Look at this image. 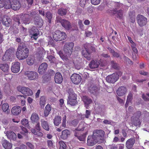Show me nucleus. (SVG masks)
Returning a JSON list of instances; mask_svg holds the SVG:
<instances>
[{
    "label": "nucleus",
    "mask_w": 149,
    "mask_h": 149,
    "mask_svg": "<svg viewBox=\"0 0 149 149\" xmlns=\"http://www.w3.org/2000/svg\"><path fill=\"white\" fill-rule=\"evenodd\" d=\"M47 58L49 60L50 63H54L56 60V58L52 55L47 56Z\"/></svg>",
    "instance_id": "49"
},
{
    "label": "nucleus",
    "mask_w": 149,
    "mask_h": 149,
    "mask_svg": "<svg viewBox=\"0 0 149 149\" xmlns=\"http://www.w3.org/2000/svg\"><path fill=\"white\" fill-rule=\"evenodd\" d=\"M137 23L141 27H142L146 25L147 22V19L143 16L139 15L136 17Z\"/></svg>",
    "instance_id": "10"
},
{
    "label": "nucleus",
    "mask_w": 149,
    "mask_h": 149,
    "mask_svg": "<svg viewBox=\"0 0 149 149\" xmlns=\"http://www.w3.org/2000/svg\"><path fill=\"white\" fill-rule=\"evenodd\" d=\"M15 50V49L14 48L10 47L6 50V52H8V53L7 54V55L8 56H10V57L12 59V58L13 57Z\"/></svg>",
    "instance_id": "35"
},
{
    "label": "nucleus",
    "mask_w": 149,
    "mask_h": 149,
    "mask_svg": "<svg viewBox=\"0 0 149 149\" xmlns=\"http://www.w3.org/2000/svg\"><path fill=\"white\" fill-rule=\"evenodd\" d=\"M35 25L38 28H41L43 25V21L42 18L38 16H35L34 18Z\"/></svg>",
    "instance_id": "18"
},
{
    "label": "nucleus",
    "mask_w": 149,
    "mask_h": 149,
    "mask_svg": "<svg viewBox=\"0 0 149 149\" xmlns=\"http://www.w3.org/2000/svg\"><path fill=\"white\" fill-rule=\"evenodd\" d=\"M24 75L30 80H35L38 77V74L37 72L34 71H27L24 73Z\"/></svg>",
    "instance_id": "9"
},
{
    "label": "nucleus",
    "mask_w": 149,
    "mask_h": 149,
    "mask_svg": "<svg viewBox=\"0 0 149 149\" xmlns=\"http://www.w3.org/2000/svg\"><path fill=\"white\" fill-rule=\"evenodd\" d=\"M35 59L33 57H30L27 60V63L29 65H33L34 63Z\"/></svg>",
    "instance_id": "46"
},
{
    "label": "nucleus",
    "mask_w": 149,
    "mask_h": 149,
    "mask_svg": "<svg viewBox=\"0 0 149 149\" xmlns=\"http://www.w3.org/2000/svg\"><path fill=\"white\" fill-rule=\"evenodd\" d=\"M45 97L44 96H42L40 99L39 104L40 107L43 108L44 107L46 102Z\"/></svg>",
    "instance_id": "36"
},
{
    "label": "nucleus",
    "mask_w": 149,
    "mask_h": 149,
    "mask_svg": "<svg viewBox=\"0 0 149 149\" xmlns=\"http://www.w3.org/2000/svg\"><path fill=\"white\" fill-rule=\"evenodd\" d=\"M79 122V120L78 119H75L71 120L70 123V126L76 127Z\"/></svg>",
    "instance_id": "42"
},
{
    "label": "nucleus",
    "mask_w": 149,
    "mask_h": 149,
    "mask_svg": "<svg viewBox=\"0 0 149 149\" xmlns=\"http://www.w3.org/2000/svg\"><path fill=\"white\" fill-rule=\"evenodd\" d=\"M68 104L72 106H74L77 104L76 100V95L75 94L72 95V96L68 97Z\"/></svg>",
    "instance_id": "15"
},
{
    "label": "nucleus",
    "mask_w": 149,
    "mask_h": 149,
    "mask_svg": "<svg viewBox=\"0 0 149 149\" xmlns=\"http://www.w3.org/2000/svg\"><path fill=\"white\" fill-rule=\"evenodd\" d=\"M45 54V51L42 50L38 49L36 54V56L39 60L42 59Z\"/></svg>",
    "instance_id": "26"
},
{
    "label": "nucleus",
    "mask_w": 149,
    "mask_h": 149,
    "mask_svg": "<svg viewBox=\"0 0 149 149\" xmlns=\"http://www.w3.org/2000/svg\"><path fill=\"white\" fill-rule=\"evenodd\" d=\"M21 107L19 106H14L11 109L12 114L14 115H17L21 112Z\"/></svg>",
    "instance_id": "21"
},
{
    "label": "nucleus",
    "mask_w": 149,
    "mask_h": 149,
    "mask_svg": "<svg viewBox=\"0 0 149 149\" xmlns=\"http://www.w3.org/2000/svg\"><path fill=\"white\" fill-rule=\"evenodd\" d=\"M91 3L95 5H97L100 4V0H91Z\"/></svg>",
    "instance_id": "58"
},
{
    "label": "nucleus",
    "mask_w": 149,
    "mask_h": 149,
    "mask_svg": "<svg viewBox=\"0 0 149 149\" xmlns=\"http://www.w3.org/2000/svg\"><path fill=\"white\" fill-rule=\"evenodd\" d=\"M91 112L90 110H86V114L84 115H83V116H85V117L86 118H88L91 115Z\"/></svg>",
    "instance_id": "64"
},
{
    "label": "nucleus",
    "mask_w": 149,
    "mask_h": 149,
    "mask_svg": "<svg viewBox=\"0 0 149 149\" xmlns=\"http://www.w3.org/2000/svg\"><path fill=\"white\" fill-rule=\"evenodd\" d=\"M119 78L118 74L116 73H113L111 75H108L106 78V80L108 82L114 83L117 81Z\"/></svg>",
    "instance_id": "11"
},
{
    "label": "nucleus",
    "mask_w": 149,
    "mask_h": 149,
    "mask_svg": "<svg viewBox=\"0 0 149 149\" xmlns=\"http://www.w3.org/2000/svg\"><path fill=\"white\" fill-rule=\"evenodd\" d=\"M52 110V107L51 105L48 104L46 106L45 109L44 111V115L45 117L48 116Z\"/></svg>",
    "instance_id": "30"
},
{
    "label": "nucleus",
    "mask_w": 149,
    "mask_h": 149,
    "mask_svg": "<svg viewBox=\"0 0 149 149\" xmlns=\"http://www.w3.org/2000/svg\"><path fill=\"white\" fill-rule=\"evenodd\" d=\"M47 64L46 63L41 64L39 66L38 72L40 74H42L44 73L47 68Z\"/></svg>",
    "instance_id": "20"
},
{
    "label": "nucleus",
    "mask_w": 149,
    "mask_h": 149,
    "mask_svg": "<svg viewBox=\"0 0 149 149\" xmlns=\"http://www.w3.org/2000/svg\"><path fill=\"white\" fill-rule=\"evenodd\" d=\"M110 52L112 53L113 56L114 57L118 58L120 56L119 54L118 53L115 52L113 50L111 49Z\"/></svg>",
    "instance_id": "56"
},
{
    "label": "nucleus",
    "mask_w": 149,
    "mask_h": 149,
    "mask_svg": "<svg viewBox=\"0 0 149 149\" xmlns=\"http://www.w3.org/2000/svg\"><path fill=\"white\" fill-rule=\"evenodd\" d=\"M62 26L66 30H69L71 28L72 26L70 22L65 19H61L59 20Z\"/></svg>",
    "instance_id": "14"
},
{
    "label": "nucleus",
    "mask_w": 149,
    "mask_h": 149,
    "mask_svg": "<svg viewBox=\"0 0 149 149\" xmlns=\"http://www.w3.org/2000/svg\"><path fill=\"white\" fill-rule=\"evenodd\" d=\"M52 14L49 11H47L46 13V17L48 20V22L50 23L51 22V19L52 18Z\"/></svg>",
    "instance_id": "48"
},
{
    "label": "nucleus",
    "mask_w": 149,
    "mask_h": 149,
    "mask_svg": "<svg viewBox=\"0 0 149 149\" xmlns=\"http://www.w3.org/2000/svg\"><path fill=\"white\" fill-rule=\"evenodd\" d=\"M22 124L25 127H28L29 126V122L27 119L24 118L21 120Z\"/></svg>",
    "instance_id": "51"
},
{
    "label": "nucleus",
    "mask_w": 149,
    "mask_h": 149,
    "mask_svg": "<svg viewBox=\"0 0 149 149\" xmlns=\"http://www.w3.org/2000/svg\"><path fill=\"white\" fill-rule=\"evenodd\" d=\"M74 43L72 42L66 43L64 46L63 50L65 54L68 56H70L72 53Z\"/></svg>",
    "instance_id": "5"
},
{
    "label": "nucleus",
    "mask_w": 149,
    "mask_h": 149,
    "mask_svg": "<svg viewBox=\"0 0 149 149\" xmlns=\"http://www.w3.org/2000/svg\"><path fill=\"white\" fill-rule=\"evenodd\" d=\"M31 119L32 123H38L39 120L38 115L36 113H33L31 115Z\"/></svg>",
    "instance_id": "31"
},
{
    "label": "nucleus",
    "mask_w": 149,
    "mask_h": 149,
    "mask_svg": "<svg viewBox=\"0 0 149 149\" xmlns=\"http://www.w3.org/2000/svg\"><path fill=\"white\" fill-rule=\"evenodd\" d=\"M70 131L67 129H65L62 131L61 138L62 139L65 140L70 136Z\"/></svg>",
    "instance_id": "23"
},
{
    "label": "nucleus",
    "mask_w": 149,
    "mask_h": 149,
    "mask_svg": "<svg viewBox=\"0 0 149 149\" xmlns=\"http://www.w3.org/2000/svg\"><path fill=\"white\" fill-rule=\"evenodd\" d=\"M47 143L48 147L50 148H54V145L52 141L51 140H48L47 141Z\"/></svg>",
    "instance_id": "54"
},
{
    "label": "nucleus",
    "mask_w": 149,
    "mask_h": 149,
    "mask_svg": "<svg viewBox=\"0 0 149 149\" xmlns=\"http://www.w3.org/2000/svg\"><path fill=\"white\" fill-rule=\"evenodd\" d=\"M22 131L20 132L21 134H24L25 133H28V131L26 128L23 126H21Z\"/></svg>",
    "instance_id": "59"
},
{
    "label": "nucleus",
    "mask_w": 149,
    "mask_h": 149,
    "mask_svg": "<svg viewBox=\"0 0 149 149\" xmlns=\"http://www.w3.org/2000/svg\"><path fill=\"white\" fill-rule=\"evenodd\" d=\"M133 95L132 93H130L128 94L127 97V101L130 102H131L133 98Z\"/></svg>",
    "instance_id": "55"
},
{
    "label": "nucleus",
    "mask_w": 149,
    "mask_h": 149,
    "mask_svg": "<svg viewBox=\"0 0 149 149\" xmlns=\"http://www.w3.org/2000/svg\"><path fill=\"white\" fill-rule=\"evenodd\" d=\"M71 79L74 84H78L81 81V77L79 74L74 73L71 76Z\"/></svg>",
    "instance_id": "13"
},
{
    "label": "nucleus",
    "mask_w": 149,
    "mask_h": 149,
    "mask_svg": "<svg viewBox=\"0 0 149 149\" xmlns=\"http://www.w3.org/2000/svg\"><path fill=\"white\" fill-rule=\"evenodd\" d=\"M99 141L94 136H89L87 139V144L89 146H93L95 145Z\"/></svg>",
    "instance_id": "16"
},
{
    "label": "nucleus",
    "mask_w": 149,
    "mask_h": 149,
    "mask_svg": "<svg viewBox=\"0 0 149 149\" xmlns=\"http://www.w3.org/2000/svg\"><path fill=\"white\" fill-rule=\"evenodd\" d=\"M20 24L19 20L17 19V20H15L14 23L12 26L13 27L18 28V26Z\"/></svg>",
    "instance_id": "53"
},
{
    "label": "nucleus",
    "mask_w": 149,
    "mask_h": 149,
    "mask_svg": "<svg viewBox=\"0 0 149 149\" xmlns=\"http://www.w3.org/2000/svg\"><path fill=\"white\" fill-rule=\"evenodd\" d=\"M8 4L6 6V9L11 8L13 10H18L21 6V4L19 0H7Z\"/></svg>",
    "instance_id": "3"
},
{
    "label": "nucleus",
    "mask_w": 149,
    "mask_h": 149,
    "mask_svg": "<svg viewBox=\"0 0 149 149\" xmlns=\"http://www.w3.org/2000/svg\"><path fill=\"white\" fill-rule=\"evenodd\" d=\"M141 115V112L139 111H136L133 114V116L132 117L133 119L135 120L136 119H139Z\"/></svg>",
    "instance_id": "39"
},
{
    "label": "nucleus",
    "mask_w": 149,
    "mask_h": 149,
    "mask_svg": "<svg viewBox=\"0 0 149 149\" xmlns=\"http://www.w3.org/2000/svg\"><path fill=\"white\" fill-rule=\"evenodd\" d=\"M20 63L18 62H13L11 67L12 71L14 73L18 72L20 70Z\"/></svg>",
    "instance_id": "17"
},
{
    "label": "nucleus",
    "mask_w": 149,
    "mask_h": 149,
    "mask_svg": "<svg viewBox=\"0 0 149 149\" xmlns=\"http://www.w3.org/2000/svg\"><path fill=\"white\" fill-rule=\"evenodd\" d=\"M0 68L4 72H7L9 69L8 65L6 64H0Z\"/></svg>",
    "instance_id": "38"
},
{
    "label": "nucleus",
    "mask_w": 149,
    "mask_h": 149,
    "mask_svg": "<svg viewBox=\"0 0 149 149\" xmlns=\"http://www.w3.org/2000/svg\"><path fill=\"white\" fill-rule=\"evenodd\" d=\"M105 132L102 130H96L94 131L93 136L99 141L103 139Z\"/></svg>",
    "instance_id": "8"
},
{
    "label": "nucleus",
    "mask_w": 149,
    "mask_h": 149,
    "mask_svg": "<svg viewBox=\"0 0 149 149\" xmlns=\"http://www.w3.org/2000/svg\"><path fill=\"white\" fill-rule=\"evenodd\" d=\"M113 14H116L117 15V17L119 18H121L122 17L123 13V11L122 10H119L118 11H114Z\"/></svg>",
    "instance_id": "43"
},
{
    "label": "nucleus",
    "mask_w": 149,
    "mask_h": 149,
    "mask_svg": "<svg viewBox=\"0 0 149 149\" xmlns=\"http://www.w3.org/2000/svg\"><path fill=\"white\" fill-rule=\"evenodd\" d=\"M17 89L19 92L26 96H31L33 94L32 90L28 87L19 86L17 87Z\"/></svg>",
    "instance_id": "6"
},
{
    "label": "nucleus",
    "mask_w": 149,
    "mask_h": 149,
    "mask_svg": "<svg viewBox=\"0 0 149 149\" xmlns=\"http://www.w3.org/2000/svg\"><path fill=\"white\" fill-rule=\"evenodd\" d=\"M21 18L24 24H26L29 23L30 17L28 14H23Z\"/></svg>",
    "instance_id": "27"
},
{
    "label": "nucleus",
    "mask_w": 149,
    "mask_h": 149,
    "mask_svg": "<svg viewBox=\"0 0 149 149\" xmlns=\"http://www.w3.org/2000/svg\"><path fill=\"white\" fill-rule=\"evenodd\" d=\"M61 117L59 116H55L53 120L54 125L56 126H58L61 123Z\"/></svg>",
    "instance_id": "34"
},
{
    "label": "nucleus",
    "mask_w": 149,
    "mask_h": 149,
    "mask_svg": "<svg viewBox=\"0 0 149 149\" xmlns=\"http://www.w3.org/2000/svg\"><path fill=\"white\" fill-rule=\"evenodd\" d=\"M101 58H106L110 57V55L108 54H105L104 53H102L100 55ZM102 59V58H101Z\"/></svg>",
    "instance_id": "62"
},
{
    "label": "nucleus",
    "mask_w": 149,
    "mask_h": 149,
    "mask_svg": "<svg viewBox=\"0 0 149 149\" xmlns=\"http://www.w3.org/2000/svg\"><path fill=\"white\" fill-rule=\"evenodd\" d=\"M9 107V105L7 103L3 104L2 107V109L4 112H8V111H10Z\"/></svg>",
    "instance_id": "45"
},
{
    "label": "nucleus",
    "mask_w": 149,
    "mask_h": 149,
    "mask_svg": "<svg viewBox=\"0 0 149 149\" xmlns=\"http://www.w3.org/2000/svg\"><path fill=\"white\" fill-rule=\"evenodd\" d=\"M7 0H0V8L4 7L6 9V6L8 4Z\"/></svg>",
    "instance_id": "41"
},
{
    "label": "nucleus",
    "mask_w": 149,
    "mask_h": 149,
    "mask_svg": "<svg viewBox=\"0 0 149 149\" xmlns=\"http://www.w3.org/2000/svg\"><path fill=\"white\" fill-rule=\"evenodd\" d=\"M40 122L42 127L46 131H49V127L47 121H45L43 119H41Z\"/></svg>",
    "instance_id": "32"
},
{
    "label": "nucleus",
    "mask_w": 149,
    "mask_h": 149,
    "mask_svg": "<svg viewBox=\"0 0 149 149\" xmlns=\"http://www.w3.org/2000/svg\"><path fill=\"white\" fill-rule=\"evenodd\" d=\"M2 145L5 149H10L12 147V144L8 142L7 140L3 141Z\"/></svg>",
    "instance_id": "33"
},
{
    "label": "nucleus",
    "mask_w": 149,
    "mask_h": 149,
    "mask_svg": "<svg viewBox=\"0 0 149 149\" xmlns=\"http://www.w3.org/2000/svg\"><path fill=\"white\" fill-rule=\"evenodd\" d=\"M3 24L5 26L8 27L12 24V19L9 16L6 15L3 16L2 19Z\"/></svg>",
    "instance_id": "12"
},
{
    "label": "nucleus",
    "mask_w": 149,
    "mask_h": 149,
    "mask_svg": "<svg viewBox=\"0 0 149 149\" xmlns=\"http://www.w3.org/2000/svg\"><path fill=\"white\" fill-rule=\"evenodd\" d=\"M84 47L85 49L82 50V54L87 60H90L91 58V54L95 52V49L89 44L84 45Z\"/></svg>",
    "instance_id": "2"
},
{
    "label": "nucleus",
    "mask_w": 149,
    "mask_h": 149,
    "mask_svg": "<svg viewBox=\"0 0 149 149\" xmlns=\"http://www.w3.org/2000/svg\"><path fill=\"white\" fill-rule=\"evenodd\" d=\"M59 144L60 145V149H65L66 148V145L63 141H60Z\"/></svg>",
    "instance_id": "50"
},
{
    "label": "nucleus",
    "mask_w": 149,
    "mask_h": 149,
    "mask_svg": "<svg viewBox=\"0 0 149 149\" xmlns=\"http://www.w3.org/2000/svg\"><path fill=\"white\" fill-rule=\"evenodd\" d=\"M67 36L65 33L60 31H56L53 35V38L56 41H61L66 38Z\"/></svg>",
    "instance_id": "4"
},
{
    "label": "nucleus",
    "mask_w": 149,
    "mask_h": 149,
    "mask_svg": "<svg viewBox=\"0 0 149 149\" xmlns=\"http://www.w3.org/2000/svg\"><path fill=\"white\" fill-rule=\"evenodd\" d=\"M31 132L34 134L37 135V136H42L43 135V134L40 131H37L35 129H32L31 130Z\"/></svg>",
    "instance_id": "47"
},
{
    "label": "nucleus",
    "mask_w": 149,
    "mask_h": 149,
    "mask_svg": "<svg viewBox=\"0 0 149 149\" xmlns=\"http://www.w3.org/2000/svg\"><path fill=\"white\" fill-rule=\"evenodd\" d=\"M58 14L63 16L66 14L67 10L65 9L60 8L58 9Z\"/></svg>",
    "instance_id": "40"
},
{
    "label": "nucleus",
    "mask_w": 149,
    "mask_h": 149,
    "mask_svg": "<svg viewBox=\"0 0 149 149\" xmlns=\"http://www.w3.org/2000/svg\"><path fill=\"white\" fill-rule=\"evenodd\" d=\"M127 91L126 87L124 86H121L117 90L116 93L118 96H122L126 94Z\"/></svg>",
    "instance_id": "19"
},
{
    "label": "nucleus",
    "mask_w": 149,
    "mask_h": 149,
    "mask_svg": "<svg viewBox=\"0 0 149 149\" xmlns=\"http://www.w3.org/2000/svg\"><path fill=\"white\" fill-rule=\"evenodd\" d=\"M29 33L33 36H37L39 34V31L37 28L34 27L29 30Z\"/></svg>",
    "instance_id": "28"
},
{
    "label": "nucleus",
    "mask_w": 149,
    "mask_h": 149,
    "mask_svg": "<svg viewBox=\"0 0 149 149\" xmlns=\"http://www.w3.org/2000/svg\"><path fill=\"white\" fill-rule=\"evenodd\" d=\"M135 140L134 138H131L128 139L126 143V148L128 149L131 148L135 143Z\"/></svg>",
    "instance_id": "22"
},
{
    "label": "nucleus",
    "mask_w": 149,
    "mask_h": 149,
    "mask_svg": "<svg viewBox=\"0 0 149 149\" xmlns=\"http://www.w3.org/2000/svg\"><path fill=\"white\" fill-rule=\"evenodd\" d=\"M86 125V123L84 122H81L79 125L78 127L74 130L75 132L76 131H83Z\"/></svg>",
    "instance_id": "25"
},
{
    "label": "nucleus",
    "mask_w": 149,
    "mask_h": 149,
    "mask_svg": "<svg viewBox=\"0 0 149 149\" xmlns=\"http://www.w3.org/2000/svg\"><path fill=\"white\" fill-rule=\"evenodd\" d=\"M100 62L98 61L97 59H93L92 60L89 64V67L91 69H95L98 67L100 65V66H104L105 65V63H102V59L101 58L100 60Z\"/></svg>",
    "instance_id": "7"
},
{
    "label": "nucleus",
    "mask_w": 149,
    "mask_h": 149,
    "mask_svg": "<svg viewBox=\"0 0 149 149\" xmlns=\"http://www.w3.org/2000/svg\"><path fill=\"white\" fill-rule=\"evenodd\" d=\"M29 51V49L25 47L23 44H20L17 48L16 53L17 58L19 60L26 59L28 56Z\"/></svg>",
    "instance_id": "1"
},
{
    "label": "nucleus",
    "mask_w": 149,
    "mask_h": 149,
    "mask_svg": "<svg viewBox=\"0 0 149 149\" xmlns=\"http://www.w3.org/2000/svg\"><path fill=\"white\" fill-rule=\"evenodd\" d=\"M78 24L79 28L82 30L84 29V25L82 23V21L81 20H79L78 21Z\"/></svg>",
    "instance_id": "61"
},
{
    "label": "nucleus",
    "mask_w": 149,
    "mask_h": 149,
    "mask_svg": "<svg viewBox=\"0 0 149 149\" xmlns=\"http://www.w3.org/2000/svg\"><path fill=\"white\" fill-rule=\"evenodd\" d=\"M8 52H5L4 55L2 57V60L3 61H11L12 59L10 57V56H8L7 55V54Z\"/></svg>",
    "instance_id": "44"
},
{
    "label": "nucleus",
    "mask_w": 149,
    "mask_h": 149,
    "mask_svg": "<svg viewBox=\"0 0 149 149\" xmlns=\"http://www.w3.org/2000/svg\"><path fill=\"white\" fill-rule=\"evenodd\" d=\"M54 80L56 83L61 84L63 78L61 74L59 72L56 73L55 76Z\"/></svg>",
    "instance_id": "24"
},
{
    "label": "nucleus",
    "mask_w": 149,
    "mask_h": 149,
    "mask_svg": "<svg viewBox=\"0 0 149 149\" xmlns=\"http://www.w3.org/2000/svg\"><path fill=\"white\" fill-rule=\"evenodd\" d=\"M60 56L66 62H69V59L67 56L63 55L62 53L60 54Z\"/></svg>",
    "instance_id": "57"
},
{
    "label": "nucleus",
    "mask_w": 149,
    "mask_h": 149,
    "mask_svg": "<svg viewBox=\"0 0 149 149\" xmlns=\"http://www.w3.org/2000/svg\"><path fill=\"white\" fill-rule=\"evenodd\" d=\"M7 136L8 138L10 140H15L16 138V134L13 132L10 131H8L7 132Z\"/></svg>",
    "instance_id": "29"
},
{
    "label": "nucleus",
    "mask_w": 149,
    "mask_h": 149,
    "mask_svg": "<svg viewBox=\"0 0 149 149\" xmlns=\"http://www.w3.org/2000/svg\"><path fill=\"white\" fill-rule=\"evenodd\" d=\"M26 144L29 149H34V146L30 142H27Z\"/></svg>",
    "instance_id": "60"
},
{
    "label": "nucleus",
    "mask_w": 149,
    "mask_h": 149,
    "mask_svg": "<svg viewBox=\"0 0 149 149\" xmlns=\"http://www.w3.org/2000/svg\"><path fill=\"white\" fill-rule=\"evenodd\" d=\"M111 63H112V66L113 68L115 69H118V66L117 63H115L113 61H112Z\"/></svg>",
    "instance_id": "63"
},
{
    "label": "nucleus",
    "mask_w": 149,
    "mask_h": 149,
    "mask_svg": "<svg viewBox=\"0 0 149 149\" xmlns=\"http://www.w3.org/2000/svg\"><path fill=\"white\" fill-rule=\"evenodd\" d=\"M10 29L14 33L17 34L19 32L18 28L13 27V26H11L10 27Z\"/></svg>",
    "instance_id": "52"
},
{
    "label": "nucleus",
    "mask_w": 149,
    "mask_h": 149,
    "mask_svg": "<svg viewBox=\"0 0 149 149\" xmlns=\"http://www.w3.org/2000/svg\"><path fill=\"white\" fill-rule=\"evenodd\" d=\"M82 99L85 105H88L91 104L92 102V100L86 96H83Z\"/></svg>",
    "instance_id": "37"
}]
</instances>
